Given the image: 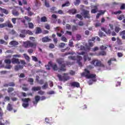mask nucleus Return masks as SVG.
<instances>
[{
    "label": "nucleus",
    "mask_w": 125,
    "mask_h": 125,
    "mask_svg": "<svg viewBox=\"0 0 125 125\" xmlns=\"http://www.w3.org/2000/svg\"><path fill=\"white\" fill-rule=\"evenodd\" d=\"M84 72L82 73L83 76H84L87 79H92L93 82H96V74H90V71L87 70V69H85L84 70Z\"/></svg>",
    "instance_id": "1"
},
{
    "label": "nucleus",
    "mask_w": 125,
    "mask_h": 125,
    "mask_svg": "<svg viewBox=\"0 0 125 125\" xmlns=\"http://www.w3.org/2000/svg\"><path fill=\"white\" fill-rule=\"evenodd\" d=\"M23 46L25 47V48H29V47H34L35 48H36L37 47V46L38 45V42H32L29 41H27L26 42H23Z\"/></svg>",
    "instance_id": "2"
},
{
    "label": "nucleus",
    "mask_w": 125,
    "mask_h": 125,
    "mask_svg": "<svg viewBox=\"0 0 125 125\" xmlns=\"http://www.w3.org/2000/svg\"><path fill=\"white\" fill-rule=\"evenodd\" d=\"M69 74L68 73H63L62 76L60 74H58L57 77L59 78V81L61 82H67L70 80V76H69Z\"/></svg>",
    "instance_id": "3"
},
{
    "label": "nucleus",
    "mask_w": 125,
    "mask_h": 125,
    "mask_svg": "<svg viewBox=\"0 0 125 125\" xmlns=\"http://www.w3.org/2000/svg\"><path fill=\"white\" fill-rule=\"evenodd\" d=\"M57 62L59 64V65H62L60 68V71H62V72L66 71V64L64 63V60L62 59H57Z\"/></svg>",
    "instance_id": "4"
},
{
    "label": "nucleus",
    "mask_w": 125,
    "mask_h": 125,
    "mask_svg": "<svg viewBox=\"0 0 125 125\" xmlns=\"http://www.w3.org/2000/svg\"><path fill=\"white\" fill-rule=\"evenodd\" d=\"M21 34H20V37L22 39H24L26 37V35H29L30 36L33 35V32L31 30L21 29L20 31Z\"/></svg>",
    "instance_id": "5"
},
{
    "label": "nucleus",
    "mask_w": 125,
    "mask_h": 125,
    "mask_svg": "<svg viewBox=\"0 0 125 125\" xmlns=\"http://www.w3.org/2000/svg\"><path fill=\"white\" fill-rule=\"evenodd\" d=\"M92 65H94L96 67H102V68H104L105 65L102 62L99 61V60H94L91 62Z\"/></svg>",
    "instance_id": "6"
},
{
    "label": "nucleus",
    "mask_w": 125,
    "mask_h": 125,
    "mask_svg": "<svg viewBox=\"0 0 125 125\" xmlns=\"http://www.w3.org/2000/svg\"><path fill=\"white\" fill-rule=\"evenodd\" d=\"M21 101L23 103H22V106L24 108H27V107H29V102L31 101V99L30 98H24L22 99Z\"/></svg>",
    "instance_id": "7"
},
{
    "label": "nucleus",
    "mask_w": 125,
    "mask_h": 125,
    "mask_svg": "<svg viewBox=\"0 0 125 125\" xmlns=\"http://www.w3.org/2000/svg\"><path fill=\"white\" fill-rule=\"evenodd\" d=\"M82 16H83V18L85 19H89L90 18V14H89V11L86 10H84L83 11V13L81 14Z\"/></svg>",
    "instance_id": "8"
},
{
    "label": "nucleus",
    "mask_w": 125,
    "mask_h": 125,
    "mask_svg": "<svg viewBox=\"0 0 125 125\" xmlns=\"http://www.w3.org/2000/svg\"><path fill=\"white\" fill-rule=\"evenodd\" d=\"M91 13H92V14H95V13H97V12H98V7L97 6H91Z\"/></svg>",
    "instance_id": "9"
},
{
    "label": "nucleus",
    "mask_w": 125,
    "mask_h": 125,
    "mask_svg": "<svg viewBox=\"0 0 125 125\" xmlns=\"http://www.w3.org/2000/svg\"><path fill=\"white\" fill-rule=\"evenodd\" d=\"M70 85L72 87H77L79 88V87H81V84L80 83L77 82H73L70 83Z\"/></svg>",
    "instance_id": "10"
},
{
    "label": "nucleus",
    "mask_w": 125,
    "mask_h": 125,
    "mask_svg": "<svg viewBox=\"0 0 125 125\" xmlns=\"http://www.w3.org/2000/svg\"><path fill=\"white\" fill-rule=\"evenodd\" d=\"M48 64L51 66V67H52L54 71H57V70H58V66H57V64L55 63L54 64H52V62H49Z\"/></svg>",
    "instance_id": "11"
},
{
    "label": "nucleus",
    "mask_w": 125,
    "mask_h": 125,
    "mask_svg": "<svg viewBox=\"0 0 125 125\" xmlns=\"http://www.w3.org/2000/svg\"><path fill=\"white\" fill-rule=\"evenodd\" d=\"M24 68V65H20L19 64H18L17 65H15L14 66L15 70L16 71H19V70H22Z\"/></svg>",
    "instance_id": "12"
},
{
    "label": "nucleus",
    "mask_w": 125,
    "mask_h": 125,
    "mask_svg": "<svg viewBox=\"0 0 125 125\" xmlns=\"http://www.w3.org/2000/svg\"><path fill=\"white\" fill-rule=\"evenodd\" d=\"M83 60V57L80 56H77V61L80 67H83V63H82V62H81V60Z\"/></svg>",
    "instance_id": "13"
},
{
    "label": "nucleus",
    "mask_w": 125,
    "mask_h": 125,
    "mask_svg": "<svg viewBox=\"0 0 125 125\" xmlns=\"http://www.w3.org/2000/svg\"><path fill=\"white\" fill-rule=\"evenodd\" d=\"M11 62L12 64H20V61H19V59H16L15 58L12 59Z\"/></svg>",
    "instance_id": "14"
},
{
    "label": "nucleus",
    "mask_w": 125,
    "mask_h": 125,
    "mask_svg": "<svg viewBox=\"0 0 125 125\" xmlns=\"http://www.w3.org/2000/svg\"><path fill=\"white\" fill-rule=\"evenodd\" d=\"M42 89V87L41 86H34L32 88L31 90L32 91H39Z\"/></svg>",
    "instance_id": "15"
},
{
    "label": "nucleus",
    "mask_w": 125,
    "mask_h": 125,
    "mask_svg": "<svg viewBox=\"0 0 125 125\" xmlns=\"http://www.w3.org/2000/svg\"><path fill=\"white\" fill-rule=\"evenodd\" d=\"M12 14L14 16H19V12L15 9L12 11Z\"/></svg>",
    "instance_id": "16"
},
{
    "label": "nucleus",
    "mask_w": 125,
    "mask_h": 125,
    "mask_svg": "<svg viewBox=\"0 0 125 125\" xmlns=\"http://www.w3.org/2000/svg\"><path fill=\"white\" fill-rule=\"evenodd\" d=\"M0 11H1V12L4 14H6V15H7V14L9 13V11H8V10L1 7H0Z\"/></svg>",
    "instance_id": "17"
},
{
    "label": "nucleus",
    "mask_w": 125,
    "mask_h": 125,
    "mask_svg": "<svg viewBox=\"0 0 125 125\" xmlns=\"http://www.w3.org/2000/svg\"><path fill=\"white\" fill-rule=\"evenodd\" d=\"M42 42H50V39L48 38V36L42 38Z\"/></svg>",
    "instance_id": "18"
},
{
    "label": "nucleus",
    "mask_w": 125,
    "mask_h": 125,
    "mask_svg": "<svg viewBox=\"0 0 125 125\" xmlns=\"http://www.w3.org/2000/svg\"><path fill=\"white\" fill-rule=\"evenodd\" d=\"M6 110H7V111H12V110H13V107H12V104H8L7 105V107H6Z\"/></svg>",
    "instance_id": "19"
},
{
    "label": "nucleus",
    "mask_w": 125,
    "mask_h": 125,
    "mask_svg": "<svg viewBox=\"0 0 125 125\" xmlns=\"http://www.w3.org/2000/svg\"><path fill=\"white\" fill-rule=\"evenodd\" d=\"M35 102H33L34 104H37L40 100H41V97L40 96H36L35 97Z\"/></svg>",
    "instance_id": "20"
},
{
    "label": "nucleus",
    "mask_w": 125,
    "mask_h": 125,
    "mask_svg": "<svg viewBox=\"0 0 125 125\" xmlns=\"http://www.w3.org/2000/svg\"><path fill=\"white\" fill-rule=\"evenodd\" d=\"M9 44L10 45H13V46H16V45H18V42L13 41L10 42Z\"/></svg>",
    "instance_id": "21"
},
{
    "label": "nucleus",
    "mask_w": 125,
    "mask_h": 125,
    "mask_svg": "<svg viewBox=\"0 0 125 125\" xmlns=\"http://www.w3.org/2000/svg\"><path fill=\"white\" fill-rule=\"evenodd\" d=\"M69 13L73 14V15L76 14L77 13V9H72L70 10Z\"/></svg>",
    "instance_id": "22"
},
{
    "label": "nucleus",
    "mask_w": 125,
    "mask_h": 125,
    "mask_svg": "<svg viewBox=\"0 0 125 125\" xmlns=\"http://www.w3.org/2000/svg\"><path fill=\"white\" fill-rule=\"evenodd\" d=\"M84 61L85 62L86 60H88V61H90L91 60V58L88 57V55H84L83 56Z\"/></svg>",
    "instance_id": "23"
},
{
    "label": "nucleus",
    "mask_w": 125,
    "mask_h": 125,
    "mask_svg": "<svg viewBox=\"0 0 125 125\" xmlns=\"http://www.w3.org/2000/svg\"><path fill=\"white\" fill-rule=\"evenodd\" d=\"M68 59L70 60H77L78 59V56H69L68 57Z\"/></svg>",
    "instance_id": "24"
},
{
    "label": "nucleus",
    "mask_w": 125,
    "mask_h": 125,
    "mask_svg": "<svg viewBox=\"0 0 125 125\" xmlns=\"http://www.w3.org/2000/svg\"><path fill=\"white\" fill-rule=\"evenodd\" d=\"M6 24H7V26L8 28H13V25H12V23H11L10 21H7Z\"/></svg>",
    "instance_id": "25"
},
{
    "label": "nucleus",
    "mask_w": 125,
    "mask_h": 125,
    "mask_svg": "<svg viewBox=\"0 0 125 125\" xmlns=\"http://www.w3.org/2000/svg\"><path fill=\"white\" fill-rule=\"evenodd\" d=\"M44 4L46 7H50V5H49V1L48 0H44Z\"/></svg>",
    "instance_id": "26"
},
{
    "label": "nucleus",
    "mask_w": 125,
    "mask_h": 125,
    "mask_svg": "<svg viewBox=\"0 0 125 125\" xmlns=\"http://www.w3.org/2000/svg\"><path fill=\"white\" fill-rule=\"evenodd\" d=\"M14 91V89L12 87H10L7 89L8 93H12V92H13V91Z\"/></svg>",
    "instance_id": "27"
},
{
    "label": "nucleus",
    "mask_w": 125,
    "mask_h": 125,
    "mask_svg": "<svg viewBox=\"0 0 125 125\" xmlns=\"http://www.w3.org/2000/svg\"><path fill=\"white\" fill-rule=\"evenodd\" d=\"M99 55H101L102 56H106V52L105 51H102L99 52Z\"/></svg>",
    "instance_id": "28"
},
{
    "label": "nucleus",
    "mask_w": 125,
    "mask_h": 125,
    "mask_svg": "<svg viewBox=\"0 0 125 125\" xmlns=\"http://www.w3.org/2000/svg\"><path fill=\"white\" fill-rule=\"evenodd\" d=\"M28 25L29 29H34V25L33 23L28 22Z\"/></svg>",
    "instance_id": "29"
},
{
    "label": "nucleus",
    "mask_w": 125,
    "mask_h": 125,
    "mask_svg": "<svg viewBox=\"0 0 125 125\" xmlns=\"http://www.w3.org/2000/svg\"><path fill=\"white\" fill-rule=\"evenodd\" d=\"M56 9V7H52L50 8V11L51 12H52V13H57V11H55Z\"/></svg>",
    "instance_id": "30"
},
{
    "label": "nucleus",
    "mask_w": 125,
    "mask_h": 125,
    "mask_svg": "<svg viewBox=\"0 0 125 125\" xmlns=\"http://www.w3.org/2000/svg\"><path fill=\"white\" fill-rule=\"evenodd\" d=\"M0 44H4L6 45L7 44V42L4 41V40L2 39H0Z\"/></svg>",
    "instance_id": "31"
},
{
    "label": "nucleus",
    "mask_w": 125,
    "mask_h": 125,
    "mask_svg": "<svg viewBox=\"0 0 125 125\" xmlns=\"http://www.w3.org/2000/svg\"><path fill=\"white\" fill-rule=\"evenodd\" d=\"M42 29H41L40 27H37V30L36 31V34H42Z\"/></svg>",
    "instance_id": "32"
},
{
    "label": "nucleus",
    "mask_w": 125,
    "mask_h": 125,
    "mask_svg": "<svg viewBox=\"0 0 125 125\" xmlns=\"http://www.w3.org/2000/svg\"><path fill=\"white\" fill-rule=\"evenodd\" d=\"M28 82L30 83L31 85L34 84V79L33 78H28Z\"/></svg>",
    "instance_id": "33"
},
{
    "label": "nucleus",
    "mask_w": 125,
    "mask_h": 125,
    "mask_svg": "<svg viewBox=\"0 0 125 125\" xmlns=\"http://www.w3.org/2000/svg\"><path fill=\"white\" fill-rule=\"evenodd\" d=\"M4 62L6 64H9V65H10V64H11V63H12L11 60H10L9 59L5 60Z\"/></svg>",
    "instance_id": "34"
},
{
    "label": "nucleus",
    "mask_w": 125,
    "mask_h": 125,
    "mask_svg": "<svg viewBox=\"0 0 125 125\" xmlns=\"http://www.w3.org/2000/svg\"><path fill=\"white\" fill-rule=\"evenodd\" d=\"M70 5V2L69 1H67L64 4H62V7H65V6H69Z\"/></svg>",
    "instance_id": "35"
},
{
    "label": "nucleus",
    "mask_w": 125,
    "mask_h": 125,
    "mask_svg": "<svg viewBox=\"0 0 125 125\" xmlns=\"http://www.w3.org/2000/svg\"><path fill=\"white\" fill-rule=\"evenodd\" d=\"M107 47L106 45H102L100 46V49L101 50H105V49H107Z\"/></svg>",
    "instance_id": "36"
},
{
    "label": "nucleus",
    "mask_w": 125,
    "mask_h": 125,
    "mask_svg": "<svg viewBox=\"0 0 125 125\" xmlns=\"http://www.w3.org/2000/svg\"><path fill=\"white\" fill-rule=\"evenodd\" d=\"M78 30V26L76 25H73L72 27V32H75V31H77Z\"/></svg>",
    "instance_id": "37"
},
{
    "label": "nucleus",
    "mask_w": 125,
    "mask_h": 125,
    "mask_svg": "<svg viewBox=\"0 0 125 125\" xmlns=\"http://www.w3.org/2000/svg\"><path fill=\"white\" fill-rule=\"evenodd\" d=\"M117 42L119 45H122V44H123L122 40H121V39H120L119 38H117Z\"/></svg>",
    "instance_id": "38"
},
{
    "label": "nucleus",
    "mask_w": 125,
    "mask_h": 125,
    "mask_svg": "<svg viewBox=\"0 0 125 125\" xmlns=\"http://www.w3.org/2000/svg\"><path fill=\"white\" fill-rule=\"evenodd\" d=\"M48 87V84H47V83L46 82L42 86V88L43 89H46V88Z\"/></svg>",
    "instance_id": "39"
},
{
    "label": "nucleus",
    "mask_w": 125,
    "mask_h": 125,
    "mask_svg": "<svg viewBox=\"0 0 125 125\" xmlns=\"http://www.w3.org/2000/svg\"><path fill=\"white\" fill-rule=\"evenodd\" d=\"M9 86H11V87H14L15 86V83L14 82H10L8 83Z\"/></svg>",
    "instance_id": "40"
},
{
    "label": "nucleus",
    "mask_w": 125,
    "mask_h": 125,
    "mask_svg": "<svg viewBox=\"0 0 125 125\" xmlns=\"http://www.w3.org/2000/svg\"><path fill=\"white\" fill-rule=\"evenodd\" d=\"M46 21H47V19L45 16H43L41 18V22H46Z\"/></svg>",
    "instance_id": "41"
},
{
    "label": "nucleus",
    "mask_w": 125,
    "mask_h": 125,
    "mask_svg": "<svg viewBox=\"0 0 125 125\" xmlns=\"http://www.w3.org/2000/svg\"><path fill=\"white\" fill-rule=\"evenodd\" d=\"M81 3V0H76V1L74 2L75 5L78 6Z\"/></svg>",
    "instance_id": "42"
},
{
    "label": "nucleus",
    "mask_w": 125,
    "mask_h": 125,
    "mask_svg": "<svg viewBox=\"0 0 125 125\" xmlns=\"http://www.w3.org/2000/svg\"><path fill=\"white\" fill-rule=\"evenodd\" d=\"M121 31V28H120L119 26H116L115 28V31L116 33H119Z\"/></svg>",
    "instance_id": "43"
},
{
    "label": "nucleus",
    "mask_w": 125,
    "mask_h": 125,
    "mask_svg": "<svg viewBox=\"0 0 125 125\" xmlns=\"http://www.w3.org/2000/svg\"><path fill=\"white\" fill-rule=\"evenodd\" d=\"M23 56H24V58L26 59V60H27V61H30V57L27 55L26 54H24Z\"/></svg>",
    "instance_id": "44"
},
{
    "label": "nucleus",
    "mask_w": 125,
    "mask_h": 125,
    "mask_svg": "<svg viewBox=\"0 0 125 125\" xmlns=\"http://www.w3.org/2000/svg\"><path fill=\"white\" fill-rule=\"evenodd\" d=\"M4 27H7V24L6 23L0 24V28H4Z\"/></svg>",
    "instance_id": "45"
},
{
    "label": "nucleus",
    "mask_w": 125,
    "mask_h": 125,
    "mask_svg": "<svg viewBox=\"0 0 125 125\" xmlns=\"http://www.w3.org/2000/svg\"><path fill=\"white\" fill-rule=\"evenodd\" d=\"M24 19H25V20L27 21V22H28V23H30V22H31V21L32 20V19L28 16H25Z\"/></svg>",
    "instance_id": "46"
},
{
    "label": "nucleus",
    "mask_w": 125,
    "mask_h": 125,
    "mask_svg": "<svg viewBox=\"0 0 125 125\" xmlns=\"http://www.w3.org/2000/svg\"><path fill=\"white\" fill-rule=\"evenodd\" d=\"M76 17L77 18H78V19H80V20H83V16L81 15L80 14H77L76 16Z\"/></svg>",
    "instance_id": "47"
},
{
    "label": "nucleus",
    "mask_w": 125,
    "mask_h": 125,
    "mask_svg": "<svg viewBox=\"0 0 125 125\" xmlns=\"http://www.w3.org/2000/svg\"><path fill=\"white\" fill-rule=\"evenodd\" d=\"M99 36L100 38H102V37H105V34L102 31H100L99 32Z\"/></svg>",
    "instance_id": "48"
},
{
    "label": "nucleus",
    "mask_w": 125,
    "mask_h": 125,
    "mask_svg": "<svg viewBox=\"0 0 125 125\" xmlns=\"http://www.w3.org/2000/svg\"><path fill=\"white\" fill-rule=\"evenodd\" d=\"M121 34L122 35V38L123 40H125V30L121 32Z\"/></svg>",
    "instance_id": "49"
},
{
    "label": "nucleus",
    "mask_w": 125,
    "mask_h": 125,
    "mask_svg": "<svg viewBox=\"0 0 125 125\" xmlns=\"http://www.w3.org/2000/svg\"><path fill=\"white\" fill-rule=\"evenodd\" d=\"M65 64V66H66V65L67 66H72V65H73V64H74V63L71 62H66V63Z\"/></svg>",
    "instance_id": "50"
},
{
    "label": "nucleus",
    "mask_w": 125,
    "mask_h": 125,
    "mask_svg": "<svg viewBox=\"0 0 125 125\" xmlns=\"http://www.w3.org/2000/svg\"><path fill=\"white\" fill-rule=\"evenodd\" d=\"M93 43H94V42H92L91 40H89V46H90V47H92V46H93Z\"/></svg>",
    "instance_id": "51"
},
{
    "label": "nucleus",
    "mask_w": 125,
    "mask_h": 125,
    "mask_svg": "<svg viewBox=\"0 0 125 125\" xmlns=\"http://www.w3.org/2000/svg\"><path fill=\"white\" fill-rule=\"evenodd\" d=\"M105 11H103L102 10L99 11V13L101 16L104 15V14H105Z\"/></svg>",
    "instance_id": "52"
},
{
    "label": "nucleus",
    "mask_w": 125,
    "mask_h": 125,
    "mask_svg": "<svg viewBox=\"0 0 125 125\" xmlns=\"http://www.w3.org/2000/svg\"><path fill=\"white\" fill-rule=\"evenodd\" d=\"M124 17H125V16L124 15H120L118 17H117V19L119 20H123V19L124 18Z\"/></svg>",
    "instance_id": "53"
},
{
    "label": "nucleus",
    "mask_w": 125,
    "mask_h": 125,
    "mask_svg": "<svg viewBox=\"0 0 125 125\" xmlns=\"http://www.w3.org/2000/svg\"><path fill=\"white\" fill-rule=\"evenodd\" d=\"M21 22H22V23H23L25 28H28V24H27V23H26V21H25V20H21Z\"/></svg>",
    "instance_id": "54"
},
{
    "label": "nucleus",
    "mask_w": 125,
    "mask_h": 125,
    "mask_svg": "<svg viewBox=\"0 0 125 125\" xmlns=\"http://www.w3.org/2000/svg\"><path fill=\"white\" fill-rule=\"evenodd\" d=\"M13 57H14L15 58H20V57H21V55H19V54L13 55Z\"/></svg>",
    "instance_id": "55"
},
{
    "label": "nucleus",
    "mask_w": 125,
    "mask_h": 125,
    "mask_svg": "<svg viewBox=\"0 0 125 125\" xmlns=\"http://www.w3.org/2000/svg\"><path fill=\"white\" fill-rule=\"evenodd\" d=\"M105 33L107 34V35H109V36L111 35V30L110 29H106L105 31Z\"/></svg>",
    "instance_id": "56"
},
{
    "label": "nucleus",
    "mask_w": 125,
    "mask_h": 125,
    "mask_svg": "<svg viewBox=\"0 0 125 125\" xmlns=\"http://www.w3.org/2000/svg\"><path fill=\"white\" fill-rule=\"evenodd\" d=\"M71 25H70L69 24H67L66 25V29L67 30H71Z\"/></svg>",
    "instance_id": "57"
},
{
    "label": "nucleus",
    "mask_w": 125,
    "mask_h": 125,
    "mask_svg": "<svg viewBox=\"0 0 125 125\" xmlns=\"http://www.w3.org/2000/svg\"><path fill=\"white\" fill-rule=\"evenodd\" d=\"M38 93L40 95H43L44 94V91L40 90L38 91Z\"/></svg>",
    "instance_id": "58"
},
{
    "label": "nucleus",
    "mask_w": 125,
    "mask_h": 125,
    "mask_svg": "<svg viewBox=\"0 0 125 125\" xmlns=\"http://www.w3.org/2000/svg\"><path fill=\"white\" fill-rule=\"evenodd\" d=\"M62 41V42H67V38H66V37H62V39H61Z\"/></svg>",
    "instance_id": "59"
},
{
    "label": "nucleus",
    "mask_w": 125,
    "mask_h": 125,
    "mask_svg": "<svg viewBox=\"0 0 125 125\" xmlns=\"http://www.w3.org/2000/svg\"><path fill=\"white\" fill-rule=\"evenodd\" d=\"M16 20H17V19L16 18H13L12 19V23H13V24H16Z\"/></svg>",
    "instance_id": "60"
},
{
    "label": "nucleus",
    "mask_w": 125,
    "mask_h": 125,
    "mask_svg": "<svg viewBox=\"0 0 125 125\" xmlns=\"http://www.w3.org/2000/svg\"><path fill=\"white\" fill-rule=\"evenodd\" d=\"M65 43H61L59 44V46H60V47H61V48H63V47H64V46H65Z\"/></svg>",
    "instance_id": "61"
},
{
    "label": "nucleus",
    "mask_w": 125,
    "mask_h": 125,
    "mask_svg": "<svg viewBox=\"0 0 125 125\" xmlns=\"http://www.w3.org/2000/svg\"><path fill=\"white\" fill-rule=\"evenodd\" d=\"M32 57L33 61H35V62H38V58L36 57L33 56Z\"/></svg>",
    "instance_id": "62"
},
{
    "label": "nucleus",
    "mask_w": 125,
    "mask_h": 125,
    "mask_svg": "<svg viewBox=\"0 0 125 125\" xmlns=\"http://www.w3.org/2000/svg\"><path fill=\"white\" fill-rule=\"evenodd\" d=\"M4 99H5V101H10V97H9L8 96H6V97H5Z\"/></svg>",
    "instance_id": "63"
},
{
    "label": "nucleus",
    "mask_w": 125,
    "mask_h": 125,
    "mask_svg": "<svg viewBox=\"0 0 125 125\" xmlns=\"http://www.w3.org/2000/svg\"><path fill=\"white\" fill-rule=\"evenodd\" d=\"M120 9L124 10L125 9V4H123L121 7H120Z\"/></svg>",
    "instance_id": "64"
}]
</instances>
